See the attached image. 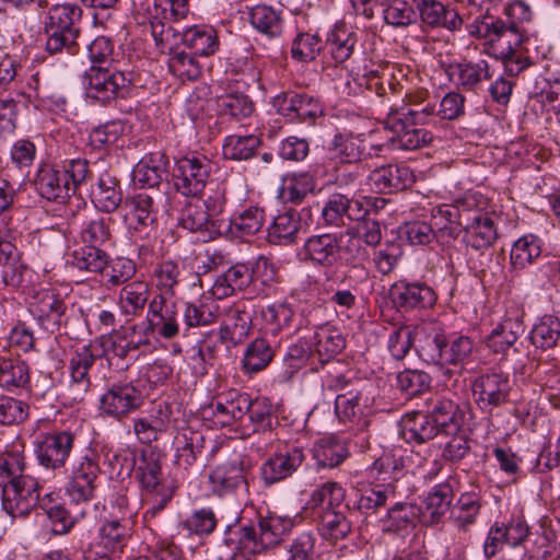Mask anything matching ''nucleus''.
Here are the masks:
<instances>
[{"instance_id":"f257e3e1","label":"nucleus","mask_w":560,"mask_h":560,"mask_svg":"<svg viewBox=\"0 0 560 560\" xmlns=\"http://www.w3.org/2000/svg\"><path fill=\"white\" fill-rule=\"evenodd\" d=\"M236 516L225 526L223 542L226 547L255 555L277 546L294 526L289 516L269 515L255 525H240Z\"/></svg>"},{"instance_id":"f03ea898","label":"nucleus","mask_w":560,"mask_h":560,"mask_svg":"<svg viewBox=\"0 0 560 560\" xmlns=\"http://www.w3.org/2000/svg\"><path fill=\"white\" fill-rule=\"evenodd\" d=\"M113 43L105 36L95 38L89 46V56L93 66L86 72L88 95L102 102L124 96V91L131 83L121 71H112L102 67L113 55Z\"/></svg>"},{"instance_id":"7ed1b4c3","label":"nucleus","mask_w":560,"mask_h":560,"mask_svg":"<svg viewBox=\"0 0 560 560\" xmlns=\"http://www.w3.org/2000/svg\"><path fill=\"white\" fill-rule=\"evenodd\" d=\"M506 21L490 13V8L485 13L476 16L468 26L471 36L488 39L495 43L505 39L511 46H521L523 34L518 24L529 21L532 12L529 7L522 0H515L504 8Z\"/></svg>"},{"instance_id":"20e7f679","label":"nucleus","mask_w":560,"mask_h":560,"mask_svg":"<svg viewBox=\"0 0 560 560\" xmlns=\"http://www.w3.org/2000/svg\"><path fill=\"white\" fill-rule=\"evenodd\" d=\"M224 206L223 195L210 196L206 200L196 197L183 207L179 225L198 234V240L201 242L213 241L230 229V225L217 218L223 212Z\"/></svg>"},{"instance_id":"39448f33","label":"nucleus","mask_w":560,"mask_h":560,"mask_svg":"<svg viewBox=\"0 0 560 560\" xmlns=\"http://www.w3.org/2000/svg\"><path fill=\"white\" fill-rule=\"evenodd\" d=\"M81 20L82 9L78 4L63 3L50 8L45 23L46 50L51 55L62 51L75 55Z\"/></svg>"},{"instance_id":"423d86ee","label":"nucleus","mask_w":560,"mask_h":560,"mask_svg":"<svg viewBox=\"0 0 560 560\" xmlns=\"http://www.w3.org/2000/svg\"><path fill=\"white\" fill-rule=\"evenodd\" d=\"M162 454L155 450H143L136 466V478L141 488L153 495L147 514L155 516L172 500L175 488L165 483L162 472Z\"/></svg>"},{"instance_id":"0eeeda50","label":"nucleus","mask_w":560,"mask_h":560,"mask_svg":"<svg viewBox=\"0 0 560 560\" xmlns=\"http://www.w3.org/2000/svg\"><path fill=\"white\" fill-rule=\"evenodd\" d=\"M385 205V199L349 198L347 195L335 192L329 196L322 209V217L327 225L346 226L352 221H360L370 215L372 207Z\"/></svg>"},{"instance_id":"6e6552de","label":"nucleus","mask_w":560,"mask_h":560,"mask_svg":"<svg viewBox=\"0 0 560 560\" xmlns=\"http://www.w3.org/2000/svg\"><path fill=\"white\" fill-rule=\"evenodd\" d=\"M211 168V161L205 155L180 158L173 171L176 190L186 197H198L206 188Z\"/></svg>"},{"instance_id":"1a4fd4ad","label":"nucleus","mask_w":560,"mask_h":560,"mask_svg":"<svg viewBox=\"0 0 560 560\" xmlns=\"http://www.w3.org/2000/svg\"><path fill=\"white\" fill-rule=\"evenodd\" d=\"M471 389L478 407L486 412H492L509 401L512 382L508 373L489 371L472 382Z\"/></svg>"},{"instance_id":"9d476101","label":"nucleus","mask_w":560,"mask_h":560,"mask_svg":"<svg viewBox=\"0 0 560 560\" xmlns=\"http://www.w3.org/2000/svg\"><path fill=\"white\" fill-rule=\"evenodd\" d=\"M392 136L384 144L389 150H418L433 141V135L424 128L411 125L401 115L388 113L384 121Z\"/></svg>"},{"instance_id":"9b49d317","label":"nucleus","mask_w":560,"mask_h":560,"mask_svg":"<svg viewBox=\"0 0 560 560\" xmlns=\"http://www.w3.org/2000/svg\"><path fill=\"white\" fill-rule=\"evenodd\" d=\"M384 150V144L368 141L363 135L337 133L329 148V159L337 163L351 164L376 155Z\"/></svg>"},{"instance_id":"f8f14e48","label":"nucleus","mask_w":560,"mask_h":560,"mask_svg":"<svg viewBox=\"0 0 560 560\" xmlns=\"http://www.w3.org/2000/svg\"><path fill=\"white\" fill-rule=\"evenodd\" d=\"M143 404L141 392L131 383L113 384L101 397V411L112 418L120 420Z\"/></svg>"},{"instance_id":"ddd939ff","label":"nucleus","mask_w":560,"mask_h":560,"mask_svg":"<svg viewBox=\"0 0 560 560\" xmlns=\"http://www.w3.org/2000/svg\"><path fill=\"white\" fill-rule=\"evenodd\" d=\"M39 501V485L27 475L21 480L9 485L2 494V506L12 517H24L30 514Z\"/></svg>"},{"instance_id":"4468645a","label":"nucleus","mask_w":560,"mask_h":560,"mask_svg":"<svg viewBox=\"0 0 560 560\" xmlns=\"http://www.w3.org/2000/svg\"><path fill=\"white\" fill-rule=\"evenodd\" d=\"M455 396L431 395L424 401L425 410L442 433L458 431V427L465 423V407L454 399Z\"/></svg>"},{"instance_id":"2eb2a0df","label":"nucleus","mask_w":560,"mask_h":560,"mask_svg":"<svg viewBox=\"0 0 560 560\" xmlns=\"http://www.w3.org/2000/svg\"><path fill=\"white\" fill-rule=\"evenodd\" d=\"M304 260L315 266L331 268L341 259V236L320 233L306 238L303 246Z\"/></svg>"},{"instance_id":"dca6fc26","label":"nucleus","mask_w":560,"mask_h":560,"mask_svg":"<svg viewBox=\"0 0 560 560\" xmlns=\"http://www.w3.org/2000/svg\"><path fill=\"white\" fill-rule=\"evenodd\" d=\"M252 328V314L244 302H236L223 310L219 331L221 342L229 346L242 343Z\"/></svg>"},{"instance_id":"f3484780","label":"nucleus","mask_w":560,"mask_h":560,"mask_svg":"<svg viewBox=\"0 0 560 560\" xmlns=\"http://www.w3.org/2000/svg\"><path fill=\"white\" fill-rule=\"evenodd\" d=\"M389 296L394 305L402 312L428 308L436 301L435 292L421 282L398 281L390 287Z\"/></svg>"},{"instance_id":"a211bd4d","label":"nucleus","mask_w":560,"mask_h":560,"mask_svg":"<svg viewBox=\"0 0 560 560\" xmlns=\"http://www.w3.org/2000/svg\"><path fill=\"white\" fill-rule=\"evenodd\" d=\"M458 225L464 230V242L477 250L488 248L498 237L494 222L487 213L460 214Z\"/></svg>"},{"instance_id":"6ab92c4d","label":"nucleus","mask_w":560,"mask_h":560,"mask_svg":"<svg viewBox=\"0 0 560 560\" xmlns=\"http://www.w3.org/2000/svg\"><path fill=\"white\" fill-rule=\"evenodd\" d=\"M98 474V464L89 457H83L82 460L74 466L66 487L67 494L70 497L71 501L75 503L91 501L94 498L97 487L96 479Z\"/></svg>"},{"instance_id":"aec40b11","label":"nucleus","mask_w":560,"mask_h":560,"mask_svg":"<svg viewBox=\"0 0 560 560\" xmlns=\"http://www.w3.org/2000/svg\"><path fill=\"white\" fill-rule=\"evenodd\" d=\"M101 355L93 351L91 346L78 348L69 360L70 385L69 389L74 400H82L90 390L91 380L89 371L93 364L101 360Z\"/></svg>"},{"instance_id":"412c9836","label":"nucleus","mask_w":560,"mask_h":560,"mask_svg":"<svg viewBox=\"0 0 560 560\" xmlns=\"http://www.w3.org/2000/svg\"><path fill=\"white\" fill-rule=\"evenodd\" d=\"M74 443V434L60 431L47 434L39 443L37 458L40 465L49 469L65 466Z\"/></svg>"},{"instance_id":"4be33fe9","label":"nucleus","mask_w":560,"mask_h":560,"mask_svg":"<svg viewBox=\"0 0 560 560\" xmlns=\"http://www.w3.org/2000/svg\"><path fill=\"white\" fill-rule=\"evenodd\" d=\"M415 183L411 170L406 165H385L373 170L369 175V185L378 194L405 190Z\"/></svg>"},{"instance_id":"5701e85b","label":"nucleus","mask_w":560,"mask_h":560,"mask_svg":"<svg viewBox=\"0 0 560 560\" xmlns=\"http://www.w3.org/2000/svg\"><path fill=\"white\" fill-rule=\"evenodd\" d=\"M80 238L82 243L93 246H105L113 237L114 220L102 211L90 209L80 217Z\"/></svg>"},{"instance_id":"b1692460","label":"nucleus","mask_w":560,"mask_h":560,"mask_svg":"<svg viewBox=\"0 0 560 560\" xmlns=\"http://www.w3.org/2000/svg\"><path fill=\"white\" fill-rule=\"evenodd\" d=\"M305 460L301 447L294 446L284 453L270 457L261 467V476L267 485H272L290 477Z\"/></svg>"},{"instance_id":"393cba45","label":"nucleus","mask_w":560,"mask_h":560,"mask_svg":"<svg viewBox=\"0 0 560 560\" xmlns=\"http://www.w3.org/2000/svg\"><path fill=\"white\" fill-rule=\"evenodd\" d=\"M67 173L49 164L39 167L34 185L39 195L48 200H65L73 195V186L66 179Z\"/></svg>"},{"instance_id":"a878e982","label":"nucleus","mask_w":560,"mask_h":560,"mask_svg":"<svg viewBox=\"0 0 560 560\" xmlns=\"http://www.w3.org/2000/svg\"><path fill=\"white\" fill-rule=\"evenodd\" d=\"M121 199V188L116 176L108 170L101 172L91 189L95 210L110 213L119 207Z\"/></svg>"},{"instance_id":"bb28decb","label":"nucleus","mask_w":560,"mask_h":560,"mask_svg":"<svg viewBox=\"0 0 560 560\" xmlns=\"http://www.w3.org/2000/svg\"><path fill=\"white\" fill-rule=\"evenodd\" d=\"M423 23L448 31L459 30L463 18L456 9L445 7L438 0H413Z\"/></svg>"},{"instance_id":"cd10ccee","label":"nucleus","mask_w":560,"mask_h":560,"mask_svg":"<svg viewBox=\"0 0 560 560\" xmlns=\"http://www.w3.org/2000/svg\"><path fill=\"white\" fill-rule=\"evenodd\" d=\"M441 433L427 410L412 411L402 418V436L409 443L422 444Z\"/></svg>"},{"instance_id":"c85d7f7f","label":"nucleus","mask_w":560,"mask_h":560,"mask_svg":"<svg viewBox=\"0 0 560 560\" xmlns=\"http://www.w3.org/2000/svg\"><path fill=\"white\" fill-rule=\"evenodd\" d=\"M450 75H456V84L464 91H477L478 86L486 80L491 79L489 62L485 59L479 61L463 60L450 67Z\"/></svg>"},{"instance_id":"c756f323","label":"nucleus","mask_w":560,"mask_h":560,"mask_svg":"<svg viewBox=\"0 0 560 560\" xmlns=\"http://www.w3.org/2000/svg\"><path fill=\"white\" fill-rule=\"evenodd\" d=\"M348 394L346 398L335 399V412L340 421L357 424L363 430L370 423L365 418L368 398L363 397V390Z\"/></svg>"},{"instance_id":"7c9ffc66","label":"nucleus","mask_w":560,"mask_h":560,"mask_svg":"<svg viewBox=\"0 0 560 560\" xmlns=\"http://www.w3.org/2000/svg\"><path fill=\"white\" fill-rule=\"evenodd\" d=\"M525 332L523 320L520 318H505L489 335L487 346L494 353H505Z\"/></svg>"},{"instance_id":"2f4dec72","label":"nucleus","mask_w":560,"mask_h":560,"mask_svg":"<svg viewBox=\"0 0 560 560\" xmlns=\"http://www.w3.org/2000/svg\"><path fill=\"white\" fill-rule=\"evenodd\" d=\"M453 501V488L450 483L436 485L425 498L422 512L424 522L436 524L450 512Z\"/></svg>"},{"instance_id":"473e14b6","label":"nucleus","mask_w":560,"mask_h":560,"mask_svg":"<svg viewBox=\"0 0 560 560\" xmlns=\"http://www.w3.org/2000/svg\"><path fill=\"white\" fill-rule=\"evenodd\" d=\"M131 537L130 528L118 520L106 521L98 530L94 548L104 552L120 553Z\"/></svg>"},{"instance_id":"72a5a7b5","label":"nucleus","mask_w":560,"mask_h":560,"mask_svg":"<svg viewBox=\"0 0 560 560\" xmlns=\"http://www.w3.org/2000/svg\"><path fill=\"white\" fill-rule=\"evenodd\" d=\"M182 42L196 56H210L219 49L217 33L210 27H189L182 33Z\"/></svg>"},{"instance_id":"f704fd0d","label":"nucleus","mask_w":560,"mask_h":560,"mask_svg":"<svg viewBox=\"0 0 560 560\" xmlns=\"http://www.w3.org/2000/svg\"><path fill=\"white\" fill-rule=\"evenodd\" d=\"M317 527L323 538L337 541L346 538L351 532V522L336 509H323L318 513Z\"/></svg>"},{"instance_id":"c9c22d12","label":"nucleus","mask_w":560,"mask_h":560,"mask_svg":"<svg viewBox=\"0 0 560 560\" xmlns=\"http://www.w3.org/2000/svg\"><path fill=\"white\" fill-rule=\"evenodd\" d=\"M355 44V34L342 24L336 25L328 34L324 48L331 56L335 63H342L351 57Z\"/></svg>"},{"instance_id":"e433bc0d","label":"nucleus","mask_w":560,"mask_h":560,"mask_svg":"<svg viewBox=\"0 0 560 560\" xmlns=\"http://www.w3.org/2000/svg\"><path fill=\"white\" fill-rule=\"evenodd\" d=\"M31 381L28 365L18 358L0 357V386L7 390L25 388Z\"/></svg>"},{"instance_id":"4c0bfd02","label":"nucleus","mask_w":560,"mask_h":560,"mask_svg":"<svg viewBox=\"0 0 560 560\" xmlns=\"http://www.w3.org/2000/svg\"><path fill=\"white\" fill-rule=\"evenodd\" d=\"M249 20L254 28L270 38L278 37L282 33L281 11H276L272 7L266 4L254 7L249 13Z\"/></svg>"},{"instance_id":"58836bf2","label":"nucleus","mask_w":560,"mask_h":560,"mask_svg":"<svg viewBox=\"0 0 560 560\" xmlns=\"http://www.w3.org/2000/svg\"><path fill=\"white\" fill-rule=\"evenodd\" d=\"M529 338L536 348L542 350L557 347L560 341V318L553 315H544L533 326Z\"/></svg>"},{"instance_id":"ea45409f","label":"nucleus","mask_w":560,"mask_h":560,"mask_svg":"<svg viewBox=\"0 0 560 560\" xmlns=\"http://www.w3.org/2000/svg\"><path fill=\"white\" fill-rule=\"evenodd\" d=\"M301 229V217L294 209H288L273 218L268 229L270 241L292 243Z\"/></svg>"},{"instance_id":"a19ab883","label":"nucleus","mask_w":560,"mask_h":560,"mask_svg":"<svg viewBox=\"0 0 560 560\" xmlns=\"http://www.w3.org/2000/svg\"><path fill=\"white\" fill-rule=\"evenodd\" d=\"M541 255V241L533 234L524 235L512 246L510 260L514 269L522 270Z\"/></svg>"},{"instance_id":"79ce46f5","label":"nucleus","mask_w":560,"mask_h":560,"mask_svg":"<svg viewBox=\"0 0 560 560\" xmlns=\"http://www.w3.org/2000/svg\"><path fill=\"white\" fill-rule=\"evenodd\" d=\"M155 328L158 334L164 339H173L178 335L179 326L176 303L166 307L159 317L149 318L148 323H142L141 325H133L132 331L136 332L140 329L143 332L152 334Z\"/></svg>"},{"instance_id":"37998d69","label":"nucleus","mask_w":560,"mask_h":560,"mask_svg":"<svg viewBox=\"0 0 560 560\" xmlns=\"http://www.w3.org/2000/svg\"><path fill=\"white\" fill-rule=\"evenodd\" d=\"M349 455L345 443L334 438L320 440L314 448V458L320 468H335Z\"/></svg>"},{"instance_id":"c03bdc74","label":"nucleus","mask_w":560,"mask_h":560,"mask_svg":"<svg viewBox=\"0 0 560 560\" xmlns=\"http://www.w3.org/2000/svg\"><path fill=\"white\" fill-rule=\"evenodd\" d=\"M164 156L160 153L150 154L142 159L133 170V179L142 187H156L163 178Z\"/></svg>"},{"instance_id":"a18cd8bd","label":"nucleus","mask_w":560,"mask_h":560,"mask_svg":"<svg viewBox=\"0 0 560 560\" xmlns=\"http://www.w3.org/2000/svg\"><path fill=\"white\" fill-rule=\"evenodd\" d=\"M346 341L340 331L330 326L319 327L314 335V348L322 361H328L337 355Z\"/></svg>"},{"instance_id":"49530a36","label":"nucleus","mask_w":560,"mask_h":560,"mask_svg":"<svg viewBox=\"0 0 560 560\" xmlns=\"http://www.w3.org/2000/svg\"><path fill=\"white\" fill-rule=\"evenodd\" d=\"M150 295V287L145 281H132L127 283L119 294L121 308L126 314L137 315L140 313Z\"/></svg>"},{"instance_id":"de8ad7c7","label":"nucleus","mask_w":560,"mask_h":560,"mask_svg":"<svg viewBox=\"0 0 560 560\" xmlns=\"http://www.w3.org/2000/svg\"><path fill=\"white\" fill-rule=\"evenodd\" d=\"M170 55L168 69L182 81H192L201 74V67L195 58L196 55L178 50V48L173 49V47H170Z\"/></svg>"},{"instance_id":"09e8293b","label":"nucleus","mask_w":560,"mask_h":560,"mask_svg":"<svg viewBox=\"0 0 560 560\" xmlns=\"http://www.w3.org/2000/svg\"><path fill=\"white\" fill-rule=\"evenodd\" d=\"M26 463L21 453L10 452L0 455V490H4L22 478L26 477Z\"/></svg>"},{"instance_id":"8fccbe9b","label":"nucleus","mask_w":560,"mask_h":560,"mask_svg":"<svg viewBox=\"0 0 560 560\" xmlns=\"http://www.w3.org/2000/svg\"><path fill=\"white\" fill-rule=\"evenodd\" d=\"M260 144V139L255 135L229 136L223 144L225 159L241 161L250 159Z\"/></svg>"},{"instance_id":"3c124183","label":"nucleus","mask_w":560,"mask_h":560,"mask_svg":"<svg viewBox=\"0 0 560 560\" xmlns=\"http://www.w3.org/2000/svg\"><path fill=\"white\" fill-rule=\"evenodd\" d=\"M67 308L63 298L55 290L43 291L36 303L39 318H47L58 325L62 323Z\"/></svg>"},{"instance_id":"603ef678","label":"nucleus","mask_w":560,"mask_h":560,"mask_svg":"<svg viewBox=\"0 0 560 560\" xmlns=\"http://www.w3.org/2000/svg\"><path fill=\"white\" fill-rule=\"evenodd\" d=\"M210 479L224 491L236 489L245 482L244 467L237 460L219 465L211 472Z\"/></svg>"},{"instance_id":"864d4df0","label":"nucleus","mask_w":560,"mask_h":560,"mask_svg":"<svg viewBox=\"0 0 560 560\" xmlns=\"http://www.w3.org/2000/svg\"><path fill=\"white\" fill-rule=\"evenodd\" d=\"M315 176L307 172H300L290 176L288 179V186L283 189V194L288 201L300 205L308 194L315 191Z\"/></svg>"},{"instance_id":"5fc2aeb1","label":"nucleus","mask_w":560,"mask_h":560,"mask_svg":"<svg viewBox=\"0 0 560 560\" xmlns=\"http://www.w3.org/2000/svg\"><path fill=\"white\" fill-rule=\"evenodd\" d=\"M273 358V351L264 338H256L246 349L243 360L244 368L249 372L265 369Z\"/></svg>"},{"instance_id":"6e6d98bb","label":"nucleus","mask_w":560,"mask_h":560,"mask_svg":"<svg viewBox=\"0 0 560 560\" xmlns=\"http://www.w3.org/2000/svg\"><path fill=\"white\" fill-rule=\"evenodd\" d=\"M72 265L90 272H103L107 266V254L100 246L88 247L73 253Z\"/></svg>"},{"instance_id":"4d7b16f0","label":"nucleus","mask_w":560,"mask_h":560,"mask_svg":"<svg viewBox=\"0 0 560 560\" xmlns=\"http://www.w3.org/2000/svg\"><path fill=\"white\" fill-rule=\"evenodd\" d=\"M417 351L419 358L428 364L444 366L445 335L442 332L427 335Z\"/></svg>"},{"instance_id":"13d9d810","label":"nucleus","mask_w":560,"mask_h":560,"mask_svg":"<svg viewBox=\"0 0 560 560\" xmlns=\"http://www.w3.org/2000/svg\"><path fill=\"white\" fill-rule=\"evenodd\" d=\"M443 434L451 438L444 445L442 457L450 462L462 460L470 451L468 431L463 425L458 427V431L443 432Z\"/></svg>"},{"instance_id":"bf43d9fd","label":"nucleus","mask_w":560,"mask_h":560,"mask_svg":"<svg viewBox=\"0 0 560 560\" xmlns=\"http://www.w3.org/2000/svg\"><path fill=\"white\" fill-rule=\"evenodd\" d=\"M220 110L237 120L249 117L254 112V104L247 95L226 94L218 100Z\"/></svg>"},{"instance_id":"052dcab7","label":"nucleus","mask_w":560,"mask_h":560,"mask_svg":"<svg viewBox=\"0 0 560 560\" xmlns=\"http://www.w3.org/2000/svg\"><path fill=\"white\" fill-rule=\"evenodd\" d=\"M294 312L287 303H273L262 311V317L269 325L272 335H278L282 329L290 328Z\"/></svg>"},{"instance_id":"680f3d73","label":"nucleus","mask_w":560,"mask_h":560,"mask_svg":"<svg viewBox=\"0 0 560 560\" xmlns=\"http://www.w3.org/2000/svg\"><path fill=\"white\" fill-rule=\"evenodd\" d=\"M324 48L320 38L316 34L299 33L292 42V57L300 61L314 60Z\"/></svg>"},{"instance_id":"e2e57ef3","label":"nucleus","mask_w":560,"mask_h":560,"mask_svg":"<svg viewBox=\"0 0 560 560\" xmlns=\"http://www.w3.org/2000/svg\"><path fill=\"white\" fill-rule=\"evenodd\" d=\"M474 351V342L467 336H458L450 343L445 338V365L462 366L470 358Z\"/></svg>"},{"instance_id":"0e129e2a","label":"nucleus","mask_w":560,"mask_h":560,"mask_svg":"<svg viewBox=\"0 0 560 560\" xmlns=\"http://www.w3.org/2000/svg\"><path fill=\"white\" fill-rule=\"evenodd\" d=\"M273 408L269 399L265 397L250 398L247 417L254 425V431L271 430Z\"/></svg>"},{"instance_id":"69168bd1","label":"nucleus","mask_w":560,"mask_h":560,"mask_svg":"<svg viewBox=\"0 0 560 560\" xmlns=\"http://www.w3.org/2000/svg\"><path fill=\"white\" fill-rule=\"evenodd\" d=\"M431 377L419 370H405L397 375V386L410 396L421 394L430 388Z\"/></svg>"},{"instance_id":"338daca9","label":"nucleus","mask_w":560,"mask_h":560,"mask_svg":"<svg viewBox=\"0 0 560 560\" xmlns=\"http://www.w3.org/2000/svg\"><path fill=\"white\" fill-rule=\"evenodd\" d=\"M26 266L22 262L16 248L13 246V253L5 257L1 265L0 276L7 287L19 288L23 283Z\"/></svg>"},{"instance_id":"774afa93","label":"nucleus","mask_w":560,"mask_h":560,"mask_svg":"<svg viewBox=\"0 0 560 560\" xmlns=\"http://www.w3.org/2000/svg\"><path fill=\"white\" fill-rule=\"evenodd\" d=\"M315 541L316 538L313 533H300L289 546V557L287 560H317Z\"/></svg>"}]
</instances>
